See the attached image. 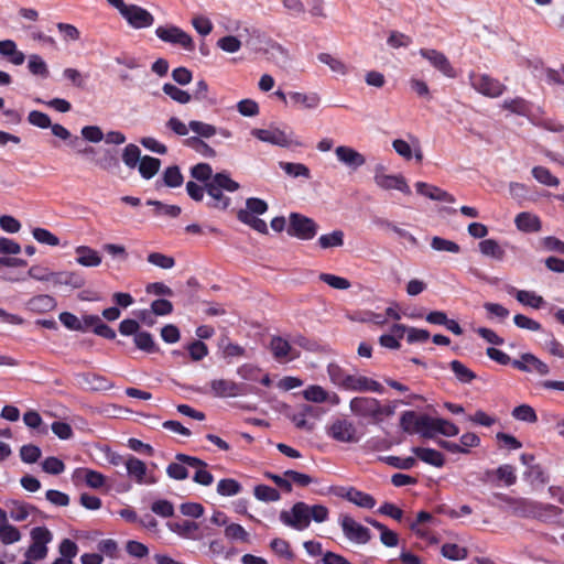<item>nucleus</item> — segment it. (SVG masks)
<instances>
[{
    "mask_svg": "<svg viewBox=\"0 0 564 564\" xmlns=\"http://www.w3.org/2000/svg\"><path fill=\"white\" fill-rule=\"evenodd\" d=\"M251 134L261 142L280 148L302 145V142L292 130H284L274 124H270L267 128L252 129Z\"/></svg>",
    "mask_w": 564,
    "mask_h": 564,
    "instance_id": "obj_1",
    "label": "nucleus"
},
{
    "mask_svg": "<svg viewBox=\"0 0 564 564\" xmlns=\"http://www.w3.org/2000/svg\"><path fill=\"white\" fill-rule=\"evenodd\" d=\"M268 210V204L257 197H250L246 200V208L239 209L237 218L245 225H248L260 234H267V223L260 218L259 215H263Z\"/></svg>",
    "mask_w": 564,
    "mask_h": 564,
    "instance_id": "obj_2",
    "label": "nucleus"
},
{
    "mask_svg": "<svg viewBox=\"0 0 564 564\" xmlns=\"http://www.w3.org/2000/svg\"><path fill=\"white\" fill-rule=\"evenodd\" d=\"M432 416L419 414L415 411H405L400 417V427L408 434H419L424 438H431Z\"/></svg>",
    "mask_w": 564,
    "mask_h": 564,
    "instance_id": "obj_3",
    "label": "nucleus"
},
{
    "mask_svg": "<svg viewBox=\"0 0 564 564\" xmlns=\"http://www.w3.org/2000/svg\"><path fill=\"white\" fill-rule=\"evenodd\" d=\"M373 182L375 184L384 191L395 189L405 195L411 194V188L401 174H388L387 169L382 164H377L373 169Z\"/></svg>",
    "mask_w": 564,
    "mask_h": 564,
    "instance_id": "obj_4",
    "label": "nucleus"
},
{
    "mask_svg": "<svg viewBox=\"0 0 564 564\" xmlns=\"http://www.w3.org/2000/svg\"><path fill=\"white\" fill-rule=\"evenodd\" d=\"M128 477L140 486H152L158 482V477L152 469L148 468L144 462L130 455L124 462Z\"/></svg>",
    "mask_w": 564,
    "mask_h": 564,
    "instance_id": "obj_5",
    "label": "nucleus"
},
{
    "mask_svg": "<svg viewBox=\"0 0 564 564\" xmlns=\"http://www.w3.org/2000/svg\"><path fill=\"white\" fill-rule=\"evenodd\" d=\"M468 78L471 87L477 93L489 98H497L501 96L506 90V86L502 83L486 74H477L471 72L469 73Z\"/></svg>",
    "mask_w": 564,
    "mask_h": 564,
    "instance_id": "obj_6",
    "label": "nucleus"
},
{
    "mask_svg": "<svg viewBox=\"0 0 564 564\" xmlns=\"http://www.w3.org/2000/svg\"><path fill=\"white\" fill-rule=\"evenodd\" d=\"M289 220L288 234L290 236L296 237L301 240H311L316 236L318 225L312 218L297 213H292Z\"/></svg>",
    "mask_w": 564,
    "mask_h": 564,
    "instance_id": "obj_7",
    "label": "nucleus"
},
{
    "mask_svg": "<svg viewBox=\"0 0 564 564\" xmlns=\"http://www.w3.org/2000/svg\"><path fill=\"white\" fill-rule=\"evenodd\" d=\"M280 521L294 530L303 531L311 524L308 516V505L296 502L290 510H283L280 513Z\"/></svg>",
    "mask_w": 564,
    "mask_h": 564,
    "instance_id": "obj_8",
    "label": "nucleus"
},
{
    "mask_svg": "<svg viewBox=\"0 0 564 564\" xmlns=\"http://www.w3.org/2000/svg\"><path fill=\"white\" fill-rule=\"evenodd\" d=\"M119 13L133 29H147L154 23L152 13L137 4L124 3Z\"/></svg>",
    "mask_w": 564,
    "mask_h": 564,
    "instance_id": "obj_9",
    "label": "nucleus"
},
{
    "mask_svg": "<svg viewBox=\"0 0 564 564\" xmlns=\"http://www.w3.org/2000/svg\"><path fill=\"white\" fill-rule=\"evenodd\" d=\"M32 544L28 549L25 556L28 560L40 561L47 555L46 544L51 542V532L43 527L33 528L31 531Z\"/></svg>",
    "mask_w": 564,
    "mask_h": 564,
    "instance_id": "obj_10",
    "label": "nucleus"
},
{
    "mask_svg": "<svg viewBox=\"0 0 564 564\" xmlns=\"http://www.w3.org/2000/svg\"><path fill=\"white\" fill-rule=\"evenodd\" d=\"M156 36L163 42L180 45L186 51L194 50V42L189 34L175 25L158 26Z\"/></svg>",
    "mask_w": 564,
    "mask_h": 564,
    "instance_id": "obj_11",
    "label": "nucleus"
},
{
    "mask_svg": "<svg viewBox=\"0 0 564 564\" xmlns=\"http://www.w3.org/2000/svg\"><path fill=\"white\" fill-rule=\"evenodd\" d=\"M340 527L344 535L354 543L366 544L371 538L369 529L350 516L345 514L340 517Z\"/></svg>",
    "mask_w": 564,
    "mask_h": 564,
    "instance_id": "obj_12",
    "label": "nucleus"
},
{
    "mask_svg": "<svg viewBox=\"0 0 564 564\" xmlns=\"http://www.w3.org/2000/svg\"><path fill=\"white\" fill-rule=\"evenodd\" d=\"M419 54L445 77H456V70L444 53L434 48H421Z\"/></svg>",
    "mask_w": 564,
    "mask_h": 564,
    "instance_id": "obj_13",
    "label": "nucleus"
},
{
    "mask_svg": "<svg viewBox=\"0 0 564 564\" xmlns=\"http://www.w3.org/2000/svg\"><path fill=\"white\" fill-rule=\"evenodd\" d=\"M175 459L176 462L169 464L166 467L167 476L175 480L186 479L188 477V467L193 468L203 465V460L199 458L185 454H177Z\"/></svg>",
    "mask_w": 564,
    "mask_h": 564,
    "instance_id": "obj_14",
    "label": "nucleus"
},
{
    "mask_svg": "<svg viewBox=\"0 0 564 564\" xmlns=\"http://www.w3.org/2000/svg\"><path fill=\"white\" fill-rule=\"evenodd\" d=\"M379 402L375 398L356 397L350 400L349 408L355 415L378 423Z\"/></svg>",
    "mask_w": 564,
    "mask_h": 564,
    "instance_id": "obj_15",
    "label": "nucleus"
},
{
    "mask_svg": "<svg viewBox=\"0 0 564 564\" xmlns=\"http://www.w3.org/2000/svg\"><path fill=\"white\" fill-rule=\"evenodd\" d=\"M328 435L341 443H355L359 440L355 424L344 419H338L329 425Z\"/></svg>",
    "mask_w": 564,
    "mask_h": 564,
    "instance_id": "obj_16",
    "label": "nucleus"
},
{
    "mask_svg": "<svg viewBox=\"0 0 564 564\" xmlns=\"http://www.w3.org/2000/svg\"><path fill=\"white\" fill-rule=\"evenodd\" d=\"M393 150L403 158L404 160H411L414 158L417 162L423 160V152L421 149L420 140L410 134L409 140L395 139L392 141Z\"/></svg>",
    "mask_w": 564,
    "mask_h": 564,
    "instance_id": "obj_17",
    "label": "nucleus"
},
{
    "mask_svg": "<svg viewBox=\"0 0 564 564\" xmlns=\"http://www.w3.org/2000/svg\"><path fill=\"white\" fill-rule=\"evenodd\" d=\"M335 155L339 163L352 171L366 164L365 155L349 145H338L335 149Z\"/></svg>",
    "mask_w": 564,
    "mask_h": 564,
    "instance_id": "obj_18",
    "label": "nucleus"
},
{
    "mask_svg": "<svg viewBox=\"0 0 564 564\" xmlns=\"http://www.w3.org/2000/svg\"><path fill=\"white\" fill-rule=\"evenodd\" d=\"M512 366L520 371L536 372L540 376L550 373L549 366L530 352L522 354L520 359H514Z\"/></svg>",
    "mask_w": 564,
    "mask_h": 564,
    "instance_id": "obj_19",
    "label": "nucleus"
},
{
    "mask_svg": "<svg viewBox=\"0 0 564 564\" xmlns=\"http://www.w3.org/2000/svg\"><path fill=\"white\" fill-rule=\"evenodd\" d=\"M209 392L216 398H235L242 394V386L229 379H214Z\"/></svg>",
    "mask_w": 564,
    "mask_h": 564,
    "instance_id": "obj_20",
    "label": "nucleus"
},
{
    "mask_svg": "<svg viewBox=\"0 0 564 564\" xmlns=\"http://www.w3.org/2000/svg\"><path fill=\"white\" fill-rule=\"evenodd\" d=\"M345 390L358 392H376L383 393L384 389L378 381L366 377L350 375L346 381Z\"/></svg>",
    "mask_w": 564,
    "mask_h": 564,
    "instance_id": "obj_21",
    "label": "nucleus"
},
{
    "mask_svg": "<svg viewBox=\"0 0 564 564\" xmlns=\"http://www.w3.org/2000/svg\"><path fill=\"white\" fill-rule=\"evenodd\" d=\"M76 263L85 268H97L102 262V257L98 250L89 246H77L75 248Z\"/></svg>",
    "mask_w": 564,
    "mask_h": 564,
    "instance_id": "obj_22",
    "label": "nucleus"
},
{
    "mask_svg": "<svg viewBox=\"0 0 564 564\" xmlns=\"http://www.w3.org/2000/svg\"><path fill=\"white\" fill-rule=\"evenodd\" d=\"M271 351L275 359L290 361L299 357V351L282 337H273L270 343Z\"/></svg>",
    "mask_w": 564,
    "mask_h": 564,
    "instance_id": "obj_23",
    "label": "nucleus"
},
{
    "mask_svg": "<svg viewBox=\"0 0 564 564\" xmlns=\"http://www.w3.org/2000/svg\"><path fill=\"white\" fill-rule=\"evenodd\" d=\"M415 188L420 195L426 196L432 200L455 203V197L452 194L437 186L424 182H416Z\"/></svg>",
    "mask_w": 564,
    "mask_h": 564,
    "instance_id": "obj_24",
    "label": "nucleus"
},
{
    "mask_svg": "<svg viewBox=\"0 0 564 564\" xmlns=\"http://www.w3.org/2000/svg\"><path fill=\"white\" fill-rule=\"evenodd\" d=\"M501 107L518 116L527 117L530 121L534 117V115L532 113L531 102L522 97L505 99L501 104Z\"/></svg>",
    "mask_w": 564,
    "mask_h": 564,
    "instance_id": "obj_25",
    "label": "nucleus"
},
{
    "mask_svg": "<svg viewBox=\"0 0 564 564\" xmlns=\"http://www.w3.org/2000/svg\"><path fill=\"white\" fill-rule=\"evenodd\" d=\"M514 225L522 232H539L542 229L541 219L529 212L519 213L514 218Z\"/></svg>",
    "mask_w": 564,
    "mask_h": 564,
    "instance_id": "obj_26",
    "label": "nucleus"
},
{
    "mask_svg": "<svg viewBox=\"0 0 564 564\" xmlns=\"http://www.w3.org/2000/svg\"><path fill=\"white\" fill-rule=\"evenodd\" d=\"M289 98L294 107L303 109H316L321 104V97L317 93L292 91Z\"/></svg>",
    "mask_w": 564,
    "mask_h": 564,
    "instance_id": "obj_27",
    "label": "nucleus"
},
{
    "mask_svg": "<svg viewBox=\"0 0 564 564\" xmlns=\"http://www.w3.org/2000/svg\"><path fill=\"white\" fill-rule=\"evenodd\" d=\"M4 506L8 509L10 518L17 522L25 521L35 510L29 503L19 500H8L4 502Z\"/></svg>",
    "mask_w": 564,
    "mask_h": 564,
    "instance_id": "obj_28",
    "label": "nucleus"
},
{
    "mask_svg": "<svg viewBox=\"0 0 564 564\" xmlns=\"http://www.w3.org/2000/svg\"><path fill=\"white\" fill-rule=\"evenodd\" d=\"M411 452L422 462L434 467H442L445 463L441 452L429 447H412Z\"/></svg>",
    "mask_w": 564,
    "mask_h": 564,
    "instance_id": "obj_29",
    "label": "nucleus"
},
{
    "mask_svg": "<svg viewBox=\"0 0 564 564\" xmlns=\"http://www.w3.org/2000/svg\"><path fill=\"white\" fill-rule=\"evenodd\" d=\"M0 55L8 57L15 66L22 65L25 61L24 53L18 50L17 43L13 40L0 41Z\"/></svg>",
    "mask_w": 564,
    "mask_h": 564,
    "instance_id": "obj_30",
    "label": "nucleus"
},
{
    "mask_svg": "<svg viewBox=\"0 0 564 564\" xmlns=\"http://www.w3.org/2000/svg\"><path fill=\"white\" fill-rule=\"evenodd\" d=\"M431 438L436 434L444 435L446 437L456 436L459 433V429L451 421L442 417H433L431 422Z\"/></svg>",
    "mask_w": 564,
    "mask_h": 564,
    "instance_id": "obj_31",
    "label": "nucleus"
},
{
    "mask_svg": "<svg viewBox=\"0 0 564 564\" xmlns=\"http://www.w3.org/2000/svg\"><path fill=\"white\" fill-rule=\"evenodd\" d=\"M479 251L482 256L492 258L495 260H503L505 250L495 239H484L478 245Z\"/></svg>",
    "mask_w": 564,
    "mask_h": 564,
    "instance_id": "obj_32",
    "label": "nucleus"
},
{
    "mask_svg": "<svg viewBox=\"0 0 564 564\" xmlns=\"http://www.w3.org/2000/svg\"><path fill=\"white\" fill-rule=\"evenodd\" d=\"M28 69L32 75L41 78H47L50 75L46 62L39 54H31L28 56Z\"/></svg>",
    "mask_w": 564,
    "mask_h": 564,
    "instance_id": "obj_33",
    "label": "nucleus"
},
{
    "mask_svg": "<svg viewBox=\"0 0 564 564\" xmlns=\"http://www.w3.org/2000/svg\"><path fill=\"white\" fill-rule=\"evenodd\" d=\"M516 299L522 305L539 310L545 301L544 299L533 291L518 290L516 291Z\"/></svg>",
    "mask_w": 564,
    "mask_h": 564,
    "instance_id": "obj_34",
    "label": "nucleus"
},
{
    "mask_svg": "<svg viewBox=\"0 0 564 564\" xmlns=\"http://www.w3.org/2000/svg\"><path fill=\"white\" fill-rule=\"evenodd\" d=\"M161 161L152 156H143L138 165L139 173L145 180L152 178L159 171Z\"/></svg>",
    "mask_w": 564,
    "mask_h": 564,
    "instance_id": "obj_35",
    "label": "nucleus"
},
{
    "mask_svg": "<svg viewBox=\"0 0 564 564\" xmlns=\"http://www.w3.org/2000/svg\"><path fill=\"white\" fill-rule=\"evenodd\" d=\"M536 249L540 251L564 254V241L554 236L542 237L538 241Z\"/></svg>",
    "mask_w": 564,
    "mask_h": 564,
    "instance_id": "obj_36",
    "label": "nucleus"
},
{
    "mask_svg": "<svg viewBox=\"0 0 564 564\" xmlns=\"http://www.w3.org/2000/svg\"><path fill=\"white\" fill-rule=\"evenodd\" d=\"M441 554L451 561H463L467 557L468 551L459 544L445 543L441 547Z\"/></svg>",
    "mask_w": 564,
    "mask_h": 564,
    "instance_id": "obj_37",
    "label": "nucleus"
},
{
    "mask_svg": "<svg viewBox=\"0 0 564 564\" xmlns=\"http://www.w3.org/2000/svg\"><path fill=\"white\" fill-rule=\"evenodd\" d=\"M344 231L337 229L329 234L322 235L317 243L322 249L337 248L344 245Z\"/></svg>",
    "mask_w": 564,
    "mask_h": 564,
    "instance_id": "obj_38",
    "label": "nucleus"
},
{
    "mask_svg": "<svg viewBox=\"0 0 564 564\" xmlns=\"http://www.w3.org/2000/svg\"><path fill=\"white\" fill-rule=\"evenodd\" d=\"M206 192L213 198L212 207L226 209L230 205V198L225 196L223 189H219L213 183L208 182L206 184Z\"/></svg>",
    "mask_w": 564,
    "mask_h": 564,
    "instance_id": "obj_39",
    "label": "nucleus"
},
{
    "mask_svg": "<svg viewBox=\"0 0 564 564\" xmlns=\"http://www.w3.org/2000/svg\"><path fill=\"white\" fill-rule=\"evenodd\" d=\"M55 304L54 297L47 294L36 295L28 302L29 308L34 312L51 311L55 307Z\"/></svg>",
    "mask_w": 564,
    "mask_h": 564,
    "instance_id": "obj_40",
    "label": "nucleus"
},
{
    "mask_svg": "<svg viewBox=\"0 0 564 564\" xmlns=\"http://www.w3.org/2000/svg\"><path fill=\"white\" fill-rule=\"evenodd\" d=\"M317 59L327 65L332 72L338 75H346L348 73L347 65L339 58L328 54V53H319L317 55Z\"/></svg>",
    "mask_w": 564,
    "mask_h": 564,
    "instance_id": "obj_41",
    "label": "nucleus"
},
{
    "mask_svg": "<svg viewBox=\"0 0 564 564\" xmlns=\"http://www.w3.org/2000/svg\"><path fill=\"white\" fill-rule=\"evenodd\" d=\"M77 473L84 478L86 485L93 489H99L106 484V477L97 470L84 468Z\"/></svg>",
    "mask_w": 564,
    "mask_h": 564,
    "instance_id": "obj_42",
    "label": "nucleus"
},
{
    "mask_svg": "<svg viewBox=\"0 0 564 564\" xmlns=\"http://www.w3.org/2000/svg\"><path fill=\"white\" fill-rule=\"evenodd\" d=\"M242 486L236 479L224 478L217 484V492L224 497H232L240 494Z\"/></svg>",
    "mask_w": 564,
    "mask_h": 564,
    "instance_id": "obj_43",
    "label": "nucleus"
},
{
    "mask_svg": "<svg viewBox=\"0 0 564 564\" xmlns=\"http://www.w3.org/2000/svg\"><path fill=\"white\" fill-rule=\"evenodd\" d=\"M162 90L171 99L181 105H186L192 100V96L186 90H183L173 84L165 83Z\"/></svg>",
    "mask_w": 564,
    "mask_h": 564,
    "instance_id": "obj_44",
    "label": "nucleus"
},
{
    "mask_svg": "<svg viewBox=\"0 0 564 564\" xmlns=\"http://www.w3.org/2000/svg\"><path fill=\"white\" fill-rule=\"evenodd\" d=\"M431 248L438 252L459 253L460 247L455 241L434 236L431 239Z\"/></svg>",
    "mask_w": 564,
    "mask_h": 564,
    "instance_id": "obj_45",
    "label": "nucleus"
},
{
    "mask_svg": "<svg viewBox=\"0 0 564 564\" xmlns=\"http://www.w3.org/2000/svg\"><path fill=\"white\" fill-rule=\"evenodd\" d=\"M348 501L365 509H372L376 506V500L369 494L352 488Z\"/></svg>",
    "mask_w": 564,
    "mask_h": 564,
    "instance_id": "obj_46",
    "label": "nucleus"
},
{
    "mask_svg": "<svg viewBox=\"0 0 564 564\" xmlns=\"http://www.w3.org/2000/svg\"><path fill=\"white\" fill-rule=\"evenodd\" d=\"M79 382L85 386L86 389L95 391L107 390L110 388L108 380L97 375H83Z\"/></svg>",
    "mask_w": 564,
    "mask_h": 564,
    "instance_id": "obj_47",
    "label": "nucleus"
},
{
    "mask_svg": "<svg viewBox=\"0 0 564 564\" xmlns=\"http://www.w3.org/2000/svg\"><path fill=\"white\" fill-rule=\"evenodd\" d=\"M280 167L292 177H311L310 169L303 163L280 162Z\"/></svg>",
    "mask_w": 564,
    "mask_h": 564,
    "instance_id": "obj_48",
    "label": "nucleus"
},
{
    "mask_svg": "<svg viewBox=\"0 0 564 564\" xmlns=\"http://www.w3.org/2000/svg\"><path fill=\"white\" fill-rule=\"evenodd\" d=\"M533 177L541 184L555 187L560 184V181L554 176L549 169L544 166H535L532 169Z\"/></svg>",
    "mask_w": 564,
    "mask_h": 564,
    "instance_id": "obj_49",
    "label": "nucleus"
},
{
    "mask_svg": "<svg viewBox=\"0 0 564 564\" xmlns=\"http://www.w3.org/2000/svg\"><path fill=\"white\" fill-rule=\"evenodd\" d=\"M254 497L264 502H274L280 500L281 496L280 492L270 486L267 485H258L253 489Z\"/></svg>",
    "mask_w": 564,
    "mask_h": 564,
    "instance_id": "obj_50",
    "label": "nucleus"
},
{
    "mask_svg": "<svg viewBox=\"0 0 564 564\" xmlns=\"http://www.w3.org/2000/svg\"><path fill=\"white\" fill-rule=\"evenodd\" d=\"M191 131L196 133L200 138L209 139L218 132L217 128L210 123H206L198 120H192L188 123Z\"/></svg>",
    "mask_w": 564,
    "mask_h": 564,
    "instance_id": "obj_51",
    "label": "nucleus"
},
{
    "mask_svg": "<svg viewBox=\"0 0 564 564\" xmlns=\"http://www.w3.org/2000/svg\"><path fill=\"white\" fill-rule=\"evenodd\" d=\"M304 399L310 402L323 403L328 399V392L321 386L312 384L308 386L302 392Z\"/></svg>",
    "mask_w": 564,
    "mask_h": 564,
    "instance_id": "obj_52",
    "label": "nucleus"
},
{
    "mask_svg": "<svg viewBox=\"0 0 564 564\" xmlns=\"http://www.w3.org/2000/svg\"><path fill=\"white\" fill-rule=\"evenodd\" d=\"M209 182L217 186L219 189L231 193L238 191L240 187L239 184L234 181L227 173H217Z\"/></svg>",
    "mask_w": 564,
    "mask_h": 564,
    "instance_id": "obj_53",
    "label": "nucleus"
},
{
    "mask_svg": "<svg viewBox=\"0 0 564 564\" xmlns=\"http://www.w3.org/2000/svg\"><path fill=\"white\" fill-rule=\"evenodd\" d=\"M141 151L135 144H128L122 153V161L129 169H134L141 161Z\"/></svg>",
    "mask_w": 564,
    "mask_h": 564,
    "instance_id": "obj_54",
    "label": "nucleus"
},
{
    "mask_svg": "<svg viewBox=\"0 0 564 564\" xmlns=\"http://www.w3.org/2000/svg\"><path fill=\"white\" fill-rule=\"evenodd\" d=\"M32 236L37 242H40L42 245H46V246H51V247H56L59 245L58 237L45 228H40V227L34 228L32 230Z\"/></svg>",
    "mask_w": 564,
    "mask_h": 564,
    "instance_id": "obj_55",
    "label": "nucleus"
},
{
    "mask_svg": "<svg viewBox=\"0 0 564 564\" xmlns=\"http://www.w3.org/2000/svg\"><path fill=\"white\" fill-rule=\"evenodd\" d=\"M148 262L163 270L172 269L175 265L173 257L166 256L161 252H151L147 258Z\"/></svg>",
    "mask_w": 564,
    "mask_h": 564,
    "instance_id": "obj_56",
    "label": "nucleus"
},
{
    "mask_svg": "<svg viewBox=\"0 0 564 564\" xmlns=\"http://www.w3.org/2000/svg\"><path fill=\"white\" fill-rule=\"evenodd\" d=\"M451 369L455 373L456 378L463 383H469L476 378V375L458 360H453L451 362Z\"/></svg>",
    "mask_w": 564,
    "mask_h": 564,
    "instance_id": "obj_57",
    "label": "nucleus"
},
{
    "mask_svg": "<svg viewBox=\"0 0 564 564\" xmlns=\"http://www.w3.org/2000/svg\"><path fill=\"white\" fill-rule=\"evenodd\" d=\"M56 28L65 43L76 42L80 39L79 30L73 24L59 22Z\"/></svg>",
    "mask_w": 564,
    "mask_h": 564,
    "instance_id": "obj_58",
    "label": "nucleus"
},
{
    "mask_svg": "<svg viewBox=\"0 0 564 564\" xmlns=\"http://www.w3.org/2000/svg\"><path fill=\"white\" fill-rule=\"evenodd\" d=\"M164 184L169 187H178L183 184L184 177L178 166H169L163 172Z\"/></svg>",
    "mask_w": 564,
    "mask_h": 564,
    "instance_id": "obj_59",
    "label": "nucleus"
},
{
    "mask_svg": "<svg viewBox=\"0 0 564 564\" xmlns=\"http://www.w3.org/2000/svg\"><path fill=\"white\" fill-rule=\"evenodd\" d=\"M319 280L336 290H347L351 286L349 280L330 273H321Z\"/></svg>",
    "mask_w": 564,
    "mask_h": 564,
    "instance_id": "obj_60",
    "label": "nucleus"
},
{
    "mask_svg": "<svg viewBox=\"0 0 564 564\" xmlns=\"http://www.w3.org/2000/svg\"><path fill=\"white\" fill-rule=\"evenodd\" d=\"M512 416L516 420L534 423L538 420L534 409L528 404L516 406L512 411Z\"/></svg>",
    "mask_w": 564,
    "mask_h": 564,
    "instance_id": "obj_61",
    "label": "nucleus"
},
{
    "mask_svg": "<svg viewBox=\"0 0 564 564\" xmlns=\"http://www.w3.org/2000/svg\"><path fill=\"white\" fill-rule=\"evenodd\" d=\"M26 275L35 281L51 282L53 271L42 264H34L29 269Z\"/></svg>",
    "mask_w": 564,
    "mask_h": 564,
    "instance_id": "obj_62",
    "label": "nucleus"
},
{
    "mask_svg": "<svg viewBox=\"0 0 564 564\" xmlns=\"http://www.w3.org/2000/svg\"><path fill=\"white\" fill-rule=\"evenodd\" d=\"M225 535L227 539L248 542L249 533L245 530V528L238 523H230L226 525Z\"/></svg>",
    "mask_w": 564,
    "mask_h": 564,
    "instance_id": "obj_63",
    "label": "nucleus"
},
{
    "mask_svg": "<svg viewBox=\"0 0 564 564\" xmlns=\"http://www.w3.org/2000/svg\"><path fill=\"white\" fill-rule=\"evenodd\" d=\"M171 530L184 538H192L193 534L198 530V525L188 520L176 522L171 524Z\"/></svg>",
    "mask_w": 564,
    "mask_h": 564,
    "instance_id": "obj_64",
    "label": "nucleus"
}]
</instances>
